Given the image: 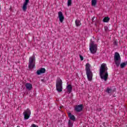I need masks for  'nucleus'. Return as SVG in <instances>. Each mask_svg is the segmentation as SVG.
<instances>
[{
  "label": "nucleus",
  "mask_w": 127,
  "mask_h": 127,
  "mask_svg": "<svg viewBox=\"0 0 127 127\" xmlns=\"http://www.w3.org/2000/svg\"><path fill=\"white\" fill-rule=\"evenodd\" d=\"M99 75L101 79L106 82L109 77V74L108 73V67H107V64H102L101 65L99 69Z\"/></svg>",
  "instance_id": "f257e3e1"
},
{
  "label": "nucleus",
  "mask_w": 127,
  "mask_h": 127,
  "mask_svg": "<svg viewBox=\"0 0 127 127\" xmlns=\"http://www.w3.org/2000/svg\"><path fill=\"white\" fill-rule=\"evenodd\" d=\"M85 71L88 81H92L93 80V72L91 70V64H90L87 63L86 64Z\"/></svg>",
  "instance_id": "f03ea898"
},
{
  "label": "nucleus",
  "mask_w": 127,
  "mask_h": 127,
  "mask_svg": "<svg viewBox=\"0 0 127 127\" xmlns=\"http://www.w3.org/2000/svg\"><path fill=\"white\" fill-rule=\"evenodd\" d=\"M56 90L58 91L59 93H61L63 91V82L62 80L61 79H58L56 81Z\"/></svg>",
  "instance_id": "7ed1b4c3"
},
{
  "label": "nucleus",
  "mask_w": 127,
  "mask_h": 127,
  "mask_svg": "<svg viewBox=\"0 0 127 127\" xmlns=\"http://www.w3.org/2000/svg\"><path fill=\"white\" fill-rule=\"evenodd\" d=\"M35 67V56L33 55L32 57H30L29 59V69H33Z\"/></svg>",
  "instance_id": "20e7f679"
},
{
  "label": "nucleus",
  "mask_w": 127,
  "mask_h": 127,
  "mask_svg": "<svg viewBox=\"0 0 127 127\" xmlns=\"http://www.w3.org/2000/svg\"><path fill=\"white\" fill-rule=\"evenodd\" d=\"M97 47V44H94V41H92L89 46V50L91 53L92 54L97 53V50H98Z\"/></svg>",
  "instance_id": "39448f33"
},
{
  "label": "nucleus",
  "mask_w": 127,
  "mask_h": 127,
  "mask_svg": "<svg viewBox=\"0 0 127 127\" xmlns=\"http://www.w3.org/2000/svg\"><path fill=\"white\" fill-rule=\"evenodd\" d=\"M114 61L117 67H119V66H120V64H121V56H120V54L118 52H116L115 54Z\"/></svg>",
  "instance_id": "423d86ee"
},
{
  "label": "nucleus",
  "mask_w": 127,
  "mask_h": 127,
  "mask_svg": "<svg viewBox=\"0 0 127 127\" xmlns=\"http://www.w3.org/2000/svg\"><path fill=\"white\" fill-rule=\"evenodd\" d=\"M30 115H31V112L30 111V110L28 108L23 112L24 120H28L30 117Z\"/></svg>",
  "instance_id": "0eeeda50"
},
{
  "label": "nucleus",
  "mask_w": 127,
  "mask_h": 127,
  "mask_svg": "<svg viewBox=\"0 0 127 127\" xmlns=\"http://www.w3.org/2000/svg\"><path fill=\"white\" fill-rule=\"evenodd\" d=\"M74 110L75 111H76V112H77L78 113L81 112V111H83V104L77 105L75 107Z\"/></svg>",
  "instance_id": "6e6552de"
},
{
  "label": "nucleus",
  "mask_w": 127,
  "mask_h": 127,
  "mask_svg": "<svg viewBox=\"0 0 127 127\" xmlns=\"http://www.w3.org/2000/svg\"><path fill=\"white\" fill-rule=\"evenodd\" d=\"M28 2H29V0H25V2L23 5V10L24 11H26V9H27V4H28Z\"/></svg>",
  "instance_id": "1a4fd4ad"
},
{
  "label": "nucleus",
  "mask_w": 127,
  "mask_h": 127,
  "mask_svg": "<svg viewBox=\"0 0 127 127\" xmlns=\"http://www.w3.org/2000/svg\"><path fill=\"white\" fill-rule=\"evenodd\" d=\"M58 15L60 22H63V20H64V16H63L62 12L59 11L58 12Z\"/></svg>",
  "instance_id": "9d476101"
},
{
  "label": "nucleus",
  "mask_w": 127,
  "mask_h": 127,
  "mask_svg": "<svg viewBox=\"0 0 127 127\" xmlns=\"http://www.w3.org/2000/svg\"><path fill=\"white\" fill-rule=\"evenodd\" d=\"M46 72V69L45 68H41L40 69L37 71V75H41V74H43Z\"/></svg>",
  "instance_id": "9b49d317"
},
{
  "label": "nucleus",
  "mask_w": 127,
  "mask_h": 127,
  "mask_svg": "<svg viewBox=\"0 0 127 127\" xmlns=\"http://www.w3.org/2000/svg\"><path fill=\"white\" fill-rule=\"evenodd\" d=\"M68 118L73 122H75L76 121V118L75 117V116L72 115V114L71 113H68Z\"/></svg>",
  "instance_id": "f8f14e48"
},
{
  "label": "nucleus",
  "mask_w": 127,
  "mask_h": 127,
  "mask_svg": "<svg viewBox=\"0 0 127 127\" xmlns=\"http://www.w3.org/2000/svg\"><path fill=\"white\" fill-rule=\"evenodd\" d=\"M26 89L27 90H29V91H30L31 89H32V85L29 83H27L25 84Z\"/></svg>",
  "instance_id": "ddd939ff"
},
{
  "label": "nucleus",
  "mask_w": 127,
  "mask_h": 127,
  "mask_svg": "<svg viewBox=\"0 0 127 127\" xmlns=\"http://www.w3.org/2000/svg\"><path fill=\"white\" fill-rule=\"evenodd\" d=\"M67 91L68 92L69 94L72 92V90H73V87H72V85H68L67 86Z\"/></svg>",
  "instance_id": "4468645a"
},
{
  "label": "nucleus",
  "mask_w": 127,
  "mask_h": 127,
  "mask_svg": "<svg viewBox=\"0 0 127 127\" xmlns=\"http://www.w3.org/2000/svg\"><path fill=\"white\" fill-rule=\"evenodd\" d=\"M97 0H91V5H92V6H96V5H97Z\"/></svg>",
  "instance_id": "2eb2a0df"
},
{
  "label": "nucleus",
  "mask_w": 127,
  "mask_h": 127,
  "mask_svg": "<svg viewBox=\"0 0 127 127\" xmlns=\"http://www.w3.org/2000/svg\"><path fill=\"white\" fill-rule=\"evenodd\" d=\"M103 21L104 22H109V21H110V17H105L103 19Z\"/></svg>",
  "instance_id": "dca6fc26"
},
{
  "label": "nucleus",
  "mask_w": 127,
  "mask_h": 127,
  "mask_svg": "<svg viewBox=\"0 0 127 127\" xmlns=\"http://www.w3.org/2000/svg\"><path fill=\"white\" fill-rule=\"evenodd\" d=\"M72 5V0H67V6Z\"/></svg>",
  "instance_id": "f3484780"
},
{
  "label": "nucleus",
  "mask_w": 127,
  "mask_h": 127,
  "mask_svg": "<svg viewBox=\"0 0 127 127\" xmlns=\"http://www.w3.org/2000/svg\"><path fill=\"white\" fill-rule=\"evenodd\" d=\"M75 24H76V26H79L81 24L80 20H75Z\"/></svg>",
  "instance_id": "a211bd4d"
},
{
  "label": "nucleus",
  "mask_w": 127,
  "mask_h": 127,
  "mask_svg": "<svg viewBox=\"0 0 127 127\" xmlns=\"http://www.w3.org/2000/svg\"><path fill=\"white\" fill-rule=\"evenodd\" d=\"M106 92L110 94V93H112V89H110V88L107 87Z\"/></svg>",
  "instance_id": "6ab92c4d"
},
{
  "label": "nucleus",
  "mask_w": 127,
  "mask_h": 127,
  "mask_svg": "<svg viewBox=\"0 0 127 127\" xmlns=\"http://www.w3.org/2000/svg\"><path fill=\"white\" fill-rule=\"evenodd\" d=\"M126 66V63H123L122 64H120V67H121V68H125V67Z\"/></svg>",
  "instance_id": "aec40b11"
},
{
  "label": "nucleus",
  "mask_w": 127,
  "mask_h": 127,
  "mask_svg": "<svg viewBox=\"0 0 127 127\" xmlns=\"http://www.w3.org/2000/svg\"><path fill=\"white\" fill-rule=\"evenodd\" d=\"M68 126L69 127H71L73 126V124L72 123H71V121L70 120H68Z\"/></svg>",
  "instance_id": "412c9836"
},
{
  "label": "nucleus",
  "mask_w": 127,
  "mask_h": 127,
  "mask_svg": "<svg viewBox=\"0 0 127 127\" xmlns=\"http://www.w3.org/2000/svg\"><path fill=\"white\" fill-rule=\"evenodd\" d=\"M92 20L93 22H95V21H96V20H97V18H96V17H95V16H93L92 19Z\"/></svg>",
  "instance_id": "4be33fe9"
},
{
  "label": "nucleus",
  "mask_w": 127,
  "mask_h": 127,
  "mask_svg": "<svg viewBox=\"0 0 127 127\" xmlns=\"http://www.w3.org/2000/svg\"><path fill=\"white\" fill-rule=\"evenodd\" d=\"M79 57H80V60H81V61H83V60H84V58L82 56V55H79Z\"/></svg>",
  "instance_id": "5701e85b"
},
{
  "label": "nucleus",
  "mask_w": 127,
  "mask_h": 127,
  "mask_svg": "<svg viewBox=\"0 0 127 127\" xmlns=\"http://www.w3.org/2000/svg\"><path fill=\"white\" fill-rule=\"evenodd\" d=\"M114 45H118V42H117V41H115L114 42Z\"/></svg>",
  "instance_id": "b1692460"
},
{
  "label": "nucleus",
  "mask_w": 127,
  "mask_h": 127,
  "mask_svg": "<svg viewBox=\"0 0 127 127\" xmlns=\"http://www.w3.org/2000/svg\"><path fill=\"white\" fill-rule=\"evenodd\" d=\"M104 29L105 31H108V28L106 26L104 27Z\"/></svg>",
  "instance_id": "393cba45"
},
{
  "label": "nucleus",
  "mask_w": 127,
  "mask_h": 127,
  "mask_svg": "<svg viewBox=\"0 0 127 127\" xmlns=\"http://www.w3.org/2000/svg\"><path fill=\"white\" fill-rule=\"evenodd\" d=\"M98 111H99V112H101V111H102V109L101 108H99L98 109Z\"/></svg>",
  "instance_id": "a878e982"
},
{
  "label": "nucleus",
  "mask_w": 127,
  "mask_h": 127,
  "mask_svg": "<svg viewBox=\"0 0 127 127\" xmlns=\"http://www.w3.org/2000/svg\"><path fill=\"white\" fill-rule=\"evenodd\" d=\"M124 63H125V64H126V65H127V61L126 62H124Z\"/></svg>",
  "instance_id": "bb28decb"
},
{
  "label": "nucleus",
  "mask_w": 127,
  "mask_h": 127,
  "mask_svg": "<svg viewBox=\"0 0 127 127\" xmlns=\"http://www.w3.org/2000/svg\"><path fill=\"white\" fill-rule=\"evenodd\" d=\"M41 81H42V82H45V81H44V79H41Z\"/></svg>",
  "instance_id": "cd10ccee"
}]
</instances>
